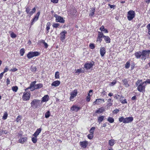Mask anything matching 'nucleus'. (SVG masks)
Segmentation results:
<instances>
[{
	"mask_svg": "<svg viewBox=\"0 0 150 150\" xmlns=\"http://www.w3.org/2000/svg\"><path fill=\"white\" fill-rule=\"evenodd\" d=\"M24 53L25 51L24 49L23 48L21 49L20 50V54H21V56H23Z\"/></svg>",
	"mask_w": 150,
	"mask_h": 150,
	"instance_id": "obj_41",
	"label": "nucleus"
},
{
	"mask_svg": "<svg viewBox=\"0 0 150 150\" xmlns=\"http://www.w3.org/2000/svg\"><path fill=\"white\" fill-rule=\"evenodd\" d=\"M55 77L57 79H59V74L58 71H57L55 73Z\"/></svg>",
	"mask_w": 150,
	"mask_h": 150,
	"instance_id": "obj_38",
	"label": "nucleus"
},
{
	"mask_svg": "<svg viewBox=\"0 0 150 150\" xmlns=\"http://www.w3.org/2000/svg\"><path fill=\"white\" fill-rule=\"evenodd\" d=\"M35 8H33L31 11H30L29 13L30 15H32L35 11Z\"/></svg>",
	"mask_w": 150,
	"mask_h": 150,
	"instance_id": "obj_48",
	"label": "nucleus"
},
{
	"mask_svg": "<svg viewBox=\"0 0 150 150\" xmlns=\"http://www.w3.org/2000/svg\"><path fill=\"white\" fill-rule=\"evenodd\" d=\"M40 12H38L37 14H36L34 18L33 19V20L31 21V25H33L34 23L39 18V16L40 15Z\"/></svg>",
	"mask_w": 150,
	"mask_h": 150,
	"instance_id": "obj_6",
	"label": "nucleus"
},
{
	"mask_svg": "<svg viewBox=\"0 0 150 150\" xmlns=\"http://www.w3.org/2000/svg\"><path fill=\"white\" fill-rule=\"evenodd\" d=\"M83 69H77L76 71V73H78V74H79L80 73L83 72Z\"/></svg>",
	"mask_w": 150,
	"mask_h": 150,
	"instance_id": "obj_44",
	"label": "nucleus"
},
{
	"mask_svg": "<svg viewBox=\"0 0 150 150\" xmlns=\"http://www.w3.org/2000/svg\"><path fill=\"white\" fill-rule=\"evenodd\" d=\"M95 9L93 8H91L90 10V13H89V16H93L94 14Z\"/></svg>",
	"mask_w": 150,
	"mask_h": 150,
	"instance_id": "obj_29",
	"label": "nucleus"
},
{
	"mask_svg": "<svg viewBox=\"0 0 150 150\" xmlns=\"http://www.w3.org/2000/svg\"><path fill=\"white\" fill-rule=\"evenodd\" d=\"M130 67V63L129 61L127 62L125 64V68L128 69Z\"/></svg>",
	"mask_w": 150,
	"mask_h": 150,
	"instance_id": "obj_40",
	"label": "nucleus"
},
{
	"mask_svg": "<svg viewBox=\"0 0 150 150\" xmlns=\"http://www.w3.org/2000/svg\"><path fill=\"white\" fill-rule=\"evenodd\" d=\"M77 93V91L76 89L74 90L71 93V96L70 97V99L71 100H72L76 96Z\"/></svg>",
	"mask_w": 150,
	"mask_h": 150,
	"instance_id": "obj_9",
	"label": "nucleus"
},
{
	"mask_svg": "<svg viewBox=\"0 0 150 150\" xmlns=\"http://www.w3.org/2000/svg\"><path fill=\"white\" fill-rule=\"evenodd\" d=\"M140 82H142V81L138 80L136 83V85L138 86L137 88V90L140 92H144L146 86L145 82H144L140 83Z\"/></svg>",
	"mask_w": 150,
	"mask_h": 150,
	"instance_id": "obj_1",
	"label": "nucleus"
},
{
	"mask_svg": "<svg viewBox=\"0 0 150 150\" xmlns=\"http://www.w3.org/2000/svg\"><path fill=\"white\" fill-rule=\"evenodd\" d=\"M27 138L26 137L22 138L19 140V142L23 144L24 142L27 141Z\"/></svg>",
	"mask_w": 150,
	"mask_h": 150,
	"instance_id": "obj_26",
	"label": "nucleus"
},
{
	"mask_svg": "<svg viewBox=\"0 0 150 150\" xmlns=\"http://www.w3.org/2000/svg\"><path fill=\"white\" fill-rule=\"evenodd\" d=\"M54 16L56 18V21L57 22H59L62 23H64L65 21L62 17L56 14H55Z\"/></svg>",
	"mask_w": 150,
	"mask_h": 150,
	"instance_id": "obj_4",
	"label": "nucleus"
},
{
	"mask_svg": "<svg viewBox=\"0 0 150 150\" xmlns=\"http://www.w3.org/2000/svg\"><path fill=\"white\" fill-rule=\"evenodd\" d=\"M8 70V67L7 66H6L5 68L4 69V71L3 72H4V73L5 72H7Z\"/></svg>",
	"mask_w": 150,
	"mask_h": 150,
	"instance_id": "obj_56",
	"label": "nucleus"
},
{
	"mask_svg": "<svg viewBox=\"0 0 150 150\" xmlns=\"http://www.w3.org/2000/svg\"><path fill=\"white\" fill-rule=\"evenodd\" d=\"M40 53L38 52H29V58L38 56Z\"/></svg>",
	"mask_w": 150,
	"mask_h": 150,
	"instance_id": "obj_5",
	"label": "nucleus"
},
{
	"mask_svg": "<svg viewBox=\"0 0 150 150\" xmlns=\"http://www.w3.org/2000/svg\"><path fill=\"white\" fill-rule=\"evenodd\" d=\"M93 92V90H90L89 92V93L88 94V95L86 97V101L88 102H89L91 99V96L92 95V92Z\"/></svg>",
	"mask_w": 150,
	"mask_h": 150,
	"instance_id": "obj_14",
	"label": "nucleus"
},
{
	"mask_svg": "<svg viewBox=\"0 0 150 150\" xmlns=\"http://www.w3.org/2000/svg\"><path fill=\"white\" fill-rule=\"evenodd\" d=\"M76 9H74L73 10V12L72 13V14L73 15H74L76 14Z\"/></svg>",
	"mask_w": 150,
	"mask_h": 150,
	"instance_id": "obj_60",
	"label": "nucleus"
},
{
	"mask_svg": "<svg viewBox=\"0 0 150 150\" xmlns=\"http://www.w3.org/2000/svg\"><path fill=\"white\" fill-rule=\"evenodd\" d=\"M98 37L100 38H102L103 37V36H104L103 33L101 32H98Z\"/></svg>",
	"mask_w": 150,
	"mask_h": 150,
	"instance_id": "obj_37",
	"label": "nucleus"
},
{
	"mask_svg": "<svg viewBox=\"0 0 150 150\" xmlns=\"http://www.w3.org/2000/svg\"><path fill=\"white\" fill-rule=\"evenodd\" d=\"M51 25L50 23L48 22L47 23L46 29L47 30V33L49 32V30L50 29V26Z\"/></svg>",
	"mask_w": 150,
	"mask_h": 150,
	"instance_id": "obj_27",
	"label": "nucleus"
},
{
	"mask_svg": "<svg viewBox=\"0 0 150 150\" xmlns=\"http://www.w3.org/2000/svg\"><path fill=\"white\" fill-rule=\"evenodd\" d=\"M93 134H89L88 136V138L89 139H91L93 138Z\"/></svg>",
	"mask_w": 150,
	"mask_h": 150,
	"instance_id": "obj_43",
	"label": "nucleus"
},
{
	"mask_svg": "<svg viewBox=\"0 0 150 150\" xmlns=\"http://www.w3.org/2000/svg\"><path fill=\"white\" fill-rule=\"evenodd\" d=\"M23 98L24 100H27L28 99V93L27 92H24L23 96Z\"/></svg>",
	"mask_w": 150,
	"mask_h": 150,
	"instance_id": "obj_21",
	"label": "nucleus"
},
{
	"mask_svg": "<svg viewBox=\"0 0 150 150\" xmlns=\"http://www.w3.org/2000/svg\"><path fill=\"white\" fill-rule=\"evenodd\" d=\"M106 51L105 48L101 47L100 49V53L102 57H103Z\"/></svg>",
	"mask_w": 150,
	"mask_h": 150,
	"instance_id": "obj_15",
	"label": "nucleus"
},
{
	"mask_svg": "<svg viewBox=\"0 0 150 150\" xmlns=\"http://www.w3.org/2000/svg\"><path fill=\"white\" fill-rule=\"evenodd\" d=\"M133 118L132 117H127L124 118L123 123H127L130 122L133 120Z\"/></svg>",
	"mask_w": 150,
	"mask_h": 150,
	"instance_id": "obj_10",
	"label": "nucleus"
},
{
	"mask_svg": "<svg viewBox=\"0 0 150 150\" xmlns=\"http://www.w3.org/2000/svg\"><path fill=\"white\" fill-rule=\"evenodd\" d=\"M40 102V100H38L34 99L31 103V104L32 106H35L36 107H38Z\"/></svg>",
	"mask_w": 150,
	"mask_h": 150,
	"instance_id": "obj_8",
	"label": "nucleus"
},
{
	"mask_svg": "<svg viewBox=\"0 0 150 150\" xmlns=\"http://www.w3.org/2000/svg\"><path fill=\"white\" fill-rule=\"evenodd\" d=\"M21 119V116L19 115L18 116L16 119V121L17 122H19Z\"/></svg>",
	"mask_w": 150,
	"mask_h": 150,
	"instance_id": "obj_39",
	"label": "nucleus"
},
{
	"mask_svg": "<svg viewBox=\"0 0 150 150\" xmlns=\"http://www.w3.org/2000/svg\"><path fill=\"white\" fill-rule=\"evenodd\" d=\"M59 0H51V1L54 3H58Z\"/></svg>",
	"mask_w": 150,
	"mask_h": 150,
	"instance_id": "obj_61",
	"label": "nucleus"
},
{
	"mask_svg": "<svg viewBox=\"0 0 150 150\" xmlns=\"http://www.w3.org/2000/svg\"><path fill=\"white\" fill-rule=\"evenodd\" d=\"M31 71H35L36 70V68L35 67L32 66L31 68Z\"/></svg>",
	"mask_w": 150,
	"mask_h": 150,
	"instance_id": "obj_54",
	"label": "nucleus"
},
{
	"mask_svg": "<svg viewBox=\"0 0 150 150\" xmlns=\"http://www.w3.org/2000/svg\"><path fill=\"white\" fill-rule=\"evenodd\" d=\"M112 101V100L111 99H108V105L109 106H111L112 105V103H111Z\"/></svg>",
	"mask_w": 150,
	"mask_h": 150,
	"instance_id": "obj_35",
	"label": "nucleus"
},
{
	"mask_svg": "<svg viewBox=\"0 0 150 150\" xmlns=\"http://www.w3.org/2000/svg\"><path fill=\"white\" fill-rule=\"evenodd\" d=\"M50 112L49 111H48L45 113V117L46 118H48L50 116Z\"/></svg>",
	"mask_w": 150,
	"mask_h": 150,
	"instance_id": "obj_34",
	"label": "nucleus"
},
{
	"mask_svg": "<svg viewBox=\"0 0 150 150\" xmlns=\"http://www.w3.org/2000/svg\"><path fill=\"white\" fill-rule=\"evenodd\" d=\"M142 53L141 59L142 60H145L146 58H148L150 53V50H143Z\"/></svg>",
	"mask_w": 150,
	"mask_h": 150,
	"instance_id": "obj_3",
	"label": "nucleus"
},
{
	"mask_svg": "<svg viewBox=\"0 0 150 150\" xmlns=\"http://www.w3.org/2000/svg\"><path fill=\"white\" fill-rule=\"evenodd\" d=\"M7 116H8L7 113L6 112L4 114V115L3 116V119H4V120L6 119H7Z\"/></svg>",
	"mask_w": 150,
	"mask_h": 150,
	"instance_id": "obj_47",
	"label": "nucleus"
},
{
	"mask_svg": "<svg viewBox=\"0 0 150 150\" xmlns=\"http://www.w3.org/2000/svg\"><path fill=\"white\" fill-rule=\"evenodd\" d=\"M89 46L90 48L92 49H93L95 48V46L93 44H90Z\"/></svg>",
	"mask_w": 150,
	"mask_h": 150,
	"instance_id": "obj_52",
	"label": "nucleus"
},
{
	"mask_svg": "<svg viewBox=\"0 0 150 150\" xmlns=\"http://www.w3.org/2000/svg\"><path fill=\"white\" fill-rule=\"evenodd\" d=\"M67 33V32L66 30H64L60 33V38L61 40L63 41L65 38V34Z\"/></svg>",
	"mask_w": 150,
	"mask_h": 150,
	"instance_id": "obj_11",
	"label": "nucleus"
},
{
	"mask_svg": "<svg viewBox=\"0 0 150 150\" xmlns=\"http://www.w3.org/2000/svg\"><path fill=\"white\" fill-rule=\"evenodd\" d=\"M36 83V81H34L32 82V83H31L30 86L31 87H33L34 88V86L35 85V84Z\"/></svg>",
	"mask_w": 150,
	"mask_h": 150,
	"instance_id": "obj_50",
	"label": "nucleus"
},
{
	"mask_svg": "<svg viewBox=\"0 0 150 150\" xmlns=\"http://www.w3.org/2000/svg\"><path fill=\"white\" fill-rule=\"evenodd\" d=\"M12 89L13 91L16 92L18 89V87L16 86H13L12 87Z\"/></svg>",
	"mask_w": 150,
	"mask_h": 150,
	"instance_id": "obj_36",
	"label": "nucleus"
},
{
	"mask_svg": "<svg viewBox=\"0 0 150 150\" xmlns=\"http://www.w3.org/2000/svg\"><path fill=\"white\" fill-rule=\"evenodd\" d=\"M116 83V81H115L114 80L112 82H111L110 85V86H113L114 85H115Z\"/></svg>",
	"mask_w": 150,
	"mask_h": 150,
	"instance_id": "obj_55",
	"label": "nucleus"
},
{
	"mask_svg": "<svg viewBox=\"0 0 150 150\" xmlns=\"http://www.w3.org/2000/svg\"><path fill=\"white\" fill-rule=\"evenodd\" d=\"M122 81L124 83V85L126 87H127L129 86L127 79H123Z\"/></svg>",
	"mask_w": 150,
	"mask_h": 150,
	"instance_id": "obj_20",
	"label": "nucleus"
},
{
	"mask_svg": "<svg viewBox=\"0 0 150 150\" xmlns=\"http://www.w3.org/2000/svg\"><path fill=\"white\" fill-rule=\"evenodd\" d=\"M109 144L111 146H112L115 143V141L113 139H111L109 141Z\"/></svg>",
	"mask_w": 150,
	"mask_h": 150,
	"instance_id": "obj_24",
	"label": "nucleus"
},
{
	"mask_svg": "<svg viewBox=\"0 0 150 150\" xmlns=\"http://www.w3.org/2000/svg\"><path fill=\"white\" fill-rule=\"evenodd\" d=\"M80 108L76 105L73 106L71 108V111L72 112H77L80 109Z\"/></svg>",
	"mask_w": 150,
	"mask_h": 150,
	"instance_id": "obj_12",
	"label": "nucleus"
},
{
	"mask_svg": "<svg viewBox=\"0 0 150 150\" xmlns=\"http://www.w3.org/2000/svg\"><path fill=\"white\" fill-rule=\"evenodd\" d=\"M104 117L103 116L99 117L98 118V121L99 124H100L104 120Z\"/></svg>",
	"mask_w": 150,
	"mask_h": 150,
	"instance_id": "obj_28",
	"label": "nucleus"
},
{
	"mask_svg": "<svg viewBox=\"0 0 150 150\" xmlns=\"http://www.w3.org/2000/svg\"><path fill=\"white\" fill-rule=\"evenodd\" d=\"M134 55L137 59H139L142 57V53L140 51H138L135 53Z\"/></svg>",
	"mask_w": 150,
	"mask_h": 150,
	"instance_id": "obj_16",
	"label": "nucleus"
},
{
	"mask_svg": "<svg viewBox=\"0 0 150 150\" xmlns=\"http://www.w3.org/2000/svg\"><path fill=\"white\" fill-rule=\"evenodd\" d=\"M41 130L42 129L40 128L37 129L36 132L33 134V136L34 137H37L41 132Z\"/></svg>",
	"mask_w": 150,
	"mask_h": 150,
	"instance_id": "obj_18",
	"label": "nucleus"
},
{
	"mask_svg": "<svg viewBox=\"0 0 150 150\" xmlns=\"http://www.w3.org/2000/svg\"><path fill=\"white\" fill-rule=\"evenodd\" d=\"M94 62H89L88 63H86L84 65V67L87 69H90L94 65Z\"/></svg>",
	"mask_w": 150,
	"mask_h": 150,
	"instance_id": "obj_7",
	"label": "nucleus"
},
{
	"mask_svg": "<svg viewBox=\"0 0 150 150\" xmlns=\"http://www.w3.org/2000/svg\"><path fill=\"white\" fill-rule=\"evenodd\" d=\"M43 85L42 83H39L35 85L34 86V88L35 89H37L40 88L42 87Z\"/></svg>",
	"mask_w": 150,
	"mask_h": 150,
	"instance_id": "obj_25",
	"label": "nucleus"
},
{
	"mask_svg": "<svg viewBox=\"0 0 150 150\" xmlns=\"http://www.w3.org/2000/svg\"><path fill=\"white\" fill-rule=\"evenodd\" d=\"M100 29L101 31H103L105 33H108V30L104 28V27L103 25H102L100 28Z\"/></svg>",
	"mask_w": 150,
	"mask_h": 150,
	"instance_id": "obj_30",
	"label": "nucleus"
},
{
	"mask_svg": "<svg viewBox=\"0 0 150 150\" xmlns=\"http://www.w3.org/2000/svg\"><path fill=\"white\" fill-rule=\"evenodd\" d=\"M144 82H145L146 85V83L149 84L150 83V79H147L145 81H144Z\"/></svg>",
	"mask_w": 150,
	"mask_h": 150,
	"instance_id": "obj_57",
	"label": "nucleus"
},
{
	"mask_svg": "<svg viewBox=\"0 0 150 150\" xmlns=\"http://www.w3.org/2000/svg\"><path fill=\"white\" fill-rule=\"evenodd\" d=\"M17 70V69L16 68H14L12 69H11L10 70V71H12L13 72H15Z\"/></svg>",
	"mask_w": 150,
	"mask_h": 150,
	"instance_id": "obj_59",
	"label": "nucleus"
},
{
	"mask_svg": "<svg viewBox=\"0 0 150 150\" xmlns=\"http://www.w3.org/2000/svg\"><path fill=\"white\" fill-rule=\"evenodd\" d=\"M11 36L12 38H15L16 37V35L13 32H12L11 33Z\"/></svg>",
	"mask_w": 150,
	"mask_h": 150,
	"instance_id": "obj_51",
	"label": "nucleus"
},
{
	"mask_svg": "<svg viewBox=\"0 0 150 150\" xmlns=\"http://www.w3.org/2000/svg\"><path fill=\"white\" fill-rule=\"evenodd\" d=\"M120 101L121 103H127V102L126 99H124V100H123L122 99H121L120 100Z\"/></svg>",
	"mask_w": 150,
	"mask_h": 150,
	"instance_id": "obj_49",
	"label": "nucleus"
},
{
	"mask_svg": "<svg viewBox=\"0 0 150 150\" xmlns=\"http://www.w3.org/2000/svg\"><path fill=\"white\" fill-rule=\"evenodd\" d=\"M119 111V110L118 109H115L113 111V112L114 113H115L116 114V113H117Z\"/></svg>",
	"mask_w": 150,
	"mask_h": 150,
	"instance_id": "obj_58",
	"label": "nucleus"
},
{
	"mask_svg": "<svg viewBox=\"0 0 150 150\" xmlns=\"http://www.w3.org/2000/svg\"><path fill=\"white\" fill-rule=\"evenodd\" d=\"M1 132H2L3 134H6L7 133V131L6 130H1Z\"/></svg>",
	"mask_w": 150,
	"mask_h": 150,
	"instance_id": "obj_62",
	"label": "nucleus"
},
{
	"mask_svg": "<svg viewBox=\"0 0 150 150\" xmlns=\"http://www.w3.org/2000/svg\"><path fill=\"white\" fill-rule=\"evenodd\" d=\"M32 141L34 143H35L37 142V137H34L32 138Z\"/></svg>",
	"mask_w": 150,
	"mask_h": 150,
	"instance_id": "obj_33",
	"label": "nucleus"
},
{
	"mask_svg": "<svg viewBox=\"0 0 150 150\" xmlns=\"http://www.w3.org/2000/svg\"><path fill=\"white\" fill-rule=\"evenodd\" d=\"M104 40L107 43H110V39L108 36H104Z\"/></svg>",
	"mask_w": 150,
	"mask_h": 150,
	"instance_id": "obj_23",
	"label": "nucleus"
},
{
	"mask_svg": "<svg viewBox=\"0 0 150 150\" xmlns=\"http://www.w3.org/2000/svg\"><path fill=\"white\" fill-rule=\"evenodd\" d=\"M119 120L120 122H123V121H124V118L123 117H121L119 118Z\"/></svg>",
	"mask_w": 150,
	"mask_h": 150,
	"instance_id": "obj_53",
	"label": "nucleus"
},
{
	"mask_svg": "<svg viewBox=\"0 0 150 150\" xmlns=\"http://www.w3.org/2000/svg\"><path fill=\"white\" fill-rule=\"evenodd\" d=\"M60 82L59 81H54L51 84V85L52 86H54L56 87L58 86L60 84Z\"/></svg>",
	"mask_w": 150,
	"mask_h": 150,
	"instance_id": "obj_19",
	"label": "nucleus"
},
{
	"mask_svg": "<svg viewBox=\"0 0 150 150\" xmlns=\"http://www.w3.org/2000/svg\"><path fill=\"white\" fill-rule=\"evenodd\" d=\"M80 146L83 148H86L87 146L88 143L86 141L80 142Z\"/></svg>",
	"mask_w": 150,
	"mask_h": 150,
	"instance_id": "obj_13",
	"label": "nucleus"
},
{
	"mask_svg": "<svg viewBox=\"0 0 150 150\" xmlns=\"http://www.w3.org/2000/svg\"><path fill=\"white\" fill-rule=\"evenodd\" d=\"M10 81L8 78H7L6 79V83H7V85H8L9 84H10Z\"/></svg>",
	"mask_w": 150,
	"mask_h": 150,
	"instance_id": "obj_64",
	"label": "nucleus"
},
{
	"mask_svg": "<svg viewBox=\"0 0 150 150\" xmlns=\"http://www.w3.org/2000/svg\"><path fill=\"white\" fill-rule=\"evenodd\" d=\"M146 27L148 29V34L150 35V24H148Z\"/></svg>",
	"mask_w": 150,
	"mask_h": 150,
	"instance_id": "obj_46",
	"label": "nucleus"
},
{
	"mask_svg": "<svg viewBox=\"0 0 150 150\" xmlns=\"http://www.w3.org/2000/svg\"><path fill=\"white\" fill-rule=\"evenodd\" d=\"M4 72H2L0 74V80H1L3 76Z\"/></svg>",
	"mask_w": 150,
	"mask_h": 150,
	"instance_id": "obj_63",
	"label": "nucleus"
},
{
	"mask_svg": "<svg viewBox=\"0 0 150 150\" xmlns=\"http://www.w3.org/2000/svg\"><path fill=\"white\" fill-rule=\"evenodd\" d=\"M107 120L110 123H112L114 122V119L111 117H109L108 118Z\"/></svg>",
	"mask_w": 150,
	"mask_h": 150,
	"instance_id": "obj_32",
	"label": "nucleus"
},
{
	"mask_svg": "<svg viewBox=\"0 0 150 150\" xmlns=\"http://www.w3.org/2000/svg\"><path fill=\"white\" fill-rule=\"evenodd\" d=\"M49 99V96L48 95L45 96L42 98V100H41V103H42L43 102L47 101Z\"/></svg>",
	"mask_w": 150,
	"mask_h": 150,
	"instance_id": "obj_17",
	"label": "nucleus"
},
{
	"mask_svg": "<svg viewBox=\"0 0 150 150\" xmlns=\"http://www.w3.org/2000/svg\"><path fill=\"white\" fill-rule=\"evenodd\" d=\"M104 110L103 108H100L96 111V113H98V114H100L102 113Z\"/></svg>",
	"mask_w": 150,
	"mask_h": 150,
	"instance_id": "obj_31",
	"label": "nucleus"
},
{
	"mask_svg": "<svg viewBox=\"0 0 150 150\" xmlns=\"http://www.w3.org/2000/svg\"><path fill=\"white\" fill-rule=\"evenodd\" d=\"M101 101H103L104 102V99L103 98L97 99L93 102V103L94 104H98L101 103Z\"/></svg>",
	"mask_w": 150,
	"mask_h": 150,
	"instance_id": "obj_22",
	"label": "nucleus"
},
{
	"mask_svg": "<svg viewBox=\"0 0 150 150\" xmlns=\"http://www.w3.org/2000/svg\"><path fill=\"white\" fill-rule=\"evenodd\" d=\"M135 13L133 10H130L127 13V18L128 20L130 21L132 20L135 17Z\"/></svg>",
	"mask_w": 150,
	"mask_h": 150,
	"instance_id": "obj_2",
	"label": "nucleus"
},
{
	"mask_svg": "<svg viewBox=\"0 0 150 150\" xmlns=\"http://www.w3.org/2000/svg\"><path fill=\"white\" fill-rule=\"evenodd\" d=\"M95 129V127H92L90 130V133L93 134L94 131Z\"/></svg>",
	"mask_w": 150,
	"mask_h": 150,
	"instance_id": "obj_42",
	"label": "nucleus"
},
{
	"mask_svg": "<svg viewBox=\"0 0 150 150\" xmlns=\"http://www.w3.org/2000/svg\"><path fill=\"white\" fill-rule=\"evenodd\" d=\"M59 25H60L59 23H56L53 24L52 25V26L54 28H57L59 26Z\"/></svg>",
	"mask_w": 150,
	"mask_h": 150,
	"instance_id": "obj_45",
	"label": "nucleus"
}]
</instances>
